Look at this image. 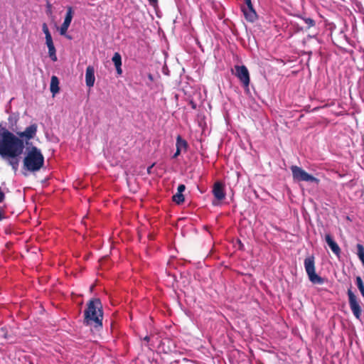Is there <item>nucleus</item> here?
Returning a JSON list of instances; mask_svg holds the SVG:
<instances>
[{
  "instance_id": "33",
  "label": "nucleus",
  "mask_w": 364,
  "mask_h": 364,
  "mask_svg": "<svg viewBox=\"0 0 364 364\" xmlns=\"http://www.w3.org/2000/svg\"><path fill=\"white\" fill-rule=\"evenodd\" d=\"M149 78L151 80H153V77H152L151 74H149Z\"/></svg>"
},
{
  "instance_id": "31",
  "label": "nucleus",
  "mask_w": 364,
  "mask_h": 364,
  "mask_svg": "<svg viewBox=\"0 0 364 364\" xmlns=\"http://www.w3.org/2000/svg\"><path fill=\"white\" fill-rule=\"evenodd\" d=\"M143 339H144V341L148 342L150 340V337L149 336H146Z\"/></svg>"
},
{
  "instance_id": "26",
  "label": "nucleus",
  "mask_w": 364,
  "mask_h": 364,
  "mask_svg": "<svg viewBox=\"0 0 364 364\" xmlns=\"http://www.w3.org/2000/svg\"><path fill=\"white\" fill-rule=\"evenodd\" d=\"M244 1H245V4H246L245 7L253 6L251 0H244Z\"/></svg>"
},
{
  "instance_id": "19",
  "label": "nucleus",
  "mask_w": 364,
  "mask_h": 364,
  "mask_svg": "<svg viewBox=\"0 0 364 364\" xmlns=\"http://www.w3.org/2000/svg\"><path fill=\"white\" fill-rule=\"evenodd\" d=\"M42 30L46 36V43L53 41L51 34L49 31L48 26L46 23H43L42 25Z\"/></svg>"
},
{
  "instance_id": "32",
  "label": "nucleus",
  "mask_w": 364,
  "mask_h": 364,
  "mask_svg": "<svg viewBox=\"0 0 364 364\" xmlns=\"http://www.w3.org/2000/svg\"><path fill=\"white\" fill-rule=\"evenodd\" d=\"M47 6H48V9L50 10L51 4L50 3H48Z\"/></svg>"
},
{
  "instance_id": "28",
  "label": "nucleus",
  "mask_w": 364,
  "mask_h": 364,
  "mask_svg": "<svg viewBox=\"0 0 364 364\" xmlns=\"http://www.w3.org/2000/svg\"><path fill=\"white\" fill-rule=\"evenodd\" d=\"M149 4L152 6H156L158 4V0H148Z\"/></svg>"
},
{
  "instance_id": "27",
  "label": "nucleus",
  "mask_w": 364,
  "mask_h": 364,
  "mask_svg": "<svg viewBox=\"0 0 364 364\" xmlns=\"http://www.w3.org/2000/svg\"><path fill=\"white\" fill-rule=\"evenodd\" d=\"M121 66L122 65H119V66H116V70H117V73L118 75H121L122 73V68H121Z\"/></svg>"
},
{
  "instance_id": "1",
  "label": "nucleus",
  "mask_w": 364,
  "mask_h": 364,
  "mask_svg": "<svg viewBox=\"0 0 364 364\" xmlns=\"http://www.w3.org/2000/svg\"><path fill=\"white\" fill-rule=\"evenodd\" d=\"M24 149L23 139L15 136L4 127H0V156L8 158L9 164L14 171L18 168L19 156Z\"/></svg>"
},
{
  "instance_id": "3",
  "label": "nucleus",
  "mask_w": 364,
  "mask_h": 364,
  "mask_svg": "<svg viewBox=\"0 0 364 364\" xmlns=\"http://www.w3.org/2000/svg\"><path fill=\"white\" fill-rule=\"evenodd\" d=\"M44 165V156L41 150L32 146L23 159L25 169L31 172L39 171Z\"/></svg>"
},
{
  "instance_id": "5",
  "label": "nucleus",
  "mask_w": 364,
  "mask_h": 364,
  "mask_svg": "<svg viewBox=\"0 0 364 364\" xmlns=\"http://www.w3.org/2000/svg\"><path fill=\"white\" fill-rule=\"evenodd\" d=\"M291 171L292 173V177L294 181L296 182H311L318 184L320 180L314 176L308 173L306 171H304L302 168L298 166H291Z\"/></svg>"
},
{
  "instance_id": "34",
  "label": "nucleus",
  "mask_w": 364,
  "mask_h": 364,
  "mask_svg": "<svg viewBox=\"0 0 364 364\" xmlns=\"http://www.w3.org/2000/svg\"><path fill=\"white\" fill-rule=\"evenodd\" d=\"M216 204H217V203H216L215 202H214V201L213 202V205H215Z\"/></svg>"
},
{
  "instance_id": "7",
  "label": "nucleus",
  "mask_w": 364,
  "mask_h": 364,
  "mask_svg": "<svg viewBox=\"0 0 364 364\" xmlns=\"http://www.w3.org/2000/svg\"><path fill=\"white\" fill-rule=\"evenodd\" d=\"M235 75L239 79L245 88L250 85V73L245 65H235Z\"/></svg>"
},
{
  "instance_id": "22",
  "label": "nucleus",
  "mask_w": 364,
  "mask_h": 364,
  "mask_svg": "<svg viewBox=\"0 0 364 364\" xmlns=\"http://www.w3.org/2000/svg\"><path fill=\"white\" fill-rule=\"evenodd\" d=\"M301 19L306 24V28L309 29L315 26V21L311 18L303 17Z\"/></svg>"
},
{
  "instance_id": "8",
  "label": "nucleus",
  "mask_w": 364,
  "mask_h": 364,
  "mask_svg": "<svg viewBox=\"0 0 364 364\" xmlns=\"http://www.w3.org/2000/svg\"><path fill=\"white\" fill-rule=\"evenodd\" d=\"M36 132L37 125L36 124H33L26 127L23 132H17V134L20 138L25 139L26 140H30L35 136Z\"/></svg>"
},
{
  "instance_id": "23",
  "label": "nucleus",
  "mask_w": 364,
  "mask_h": 364,
  "mask_svg": "<svg viewBox=\"0 0 364 364\" xmlns=\"http://www.w3.org/2000/svg\"><path fill=\"white\" fill-rule=\"evenodd\" d=\"M69 26H68V25H67V26H66V25L65 26V24H63H63L60 26V35H62V36L65 35V34H66V33H67V31H68V28H69Z\"/></svg>"
},
{
  "instance_id": "6",
  "label": "nucleus",
  "mask_w": 364,
  "mask_h": 364,
  "mask_svg": "<svg viewBox=\"0 0 364 364\" xmlns=\"http://www.w3.org/2000/svg\"><path fill=\"white\" fill-rule=\"evenodd\" d=\"M347 294L348 296V303L350 308L354 315V316L360 320L362 315V309L358 301L357 296L350 289H348Z\"/></svg>"
},
{
  "instance_id": "29",
  "label": "nucleus",
  "mask_w": 364,
  "mask_h": 364,
  "mask_svg": "<svg viewBox=\"0 0 364 364\" xmlns=\"http://www.w3.org/2000/svg\"><path fill=\"white\" fill-rule=\"evenodd\" d=\"M181 151L176 148V151L175 154H173V157L176 158L178 156H179L181 154Z\"/></svg>"
},
{
  "instance_id": "10",
  "label": "nucleus",
  "mask_w": 364,
  "mask_h": 364,
  "mask_svg": "<svg viewBox=\"0 0 364 364\" xmlns=\"http://www.w3.org/2000/svg\"><path fill=\"white\" fill-rule=\"evenodd\" d=\"M325 240L332 252L336 255L338 258L341 256V250L337 242L333 239L332 236L330 234H326L325 235Z\"/></svg>"
},
{
  "instance_id": "17",
  "label": "nucleus",
  "mask_w": 364,
  "mask_h": 364,
  "mask_svg": "<svg viewBox=\"0 0 364 364\" xmlns=\"http://www.w3.org/2000/svg\"><path fill=\"white\" fill-rule=\"evenodd\" d=\"M357 255L364 266V247L361 244H357Z\"/></svg>"
},
{
  "instance_id": "20",
  "label": "nucleus",
  "mask_w": 364,
  "mask_h": 364,
  "mask_svg": "<svg viewBox=\"0 0 364 364\" xmlns=\"http://www.w3.org/2000/svg\"><path fill=\"white\" fill-rule=\"evenodd\" d=\"M173 201H174L176 204L180 205L184 202L185 198L183 193H176L172 197Z\"/></svg>"
},
{
  "instance_id": "11",
  "label": "nucleus",
  "mask_w": 364,
  "mask_h": 364,
  "mask_svg": "<svg viewBox=\"0 0 364 364\" xmlns=\"http://www.w3.org/2000/svg\"><path fill=\"white\" fill-rule=\"evenodd\" d=\"M242 11L245 19L249 22H254L257 19V14L253 6L242 7Z\"/></svg>"
},
{
  "instance_id": "21",
  "label": "nucleus",
  "mask_w": 364,
  "mask_h": 364,
  "mask_svg": "<svg viewBox=\"0 0 364 364\" xmlns=\"http://www.w3.org/2000/svg\"><path fill=\"white\" fill-rule=\"evenodd\" d=\"M114 66L122 65V57L119 53H115L112 58Z\"/></svg>"
},
{
  "instance_id": "24",
  "label": "nucleus",
  "mask_w": 364,
  "mask_h": 364,
  "mask_svg": "<svg viewBox=\"0 0 364 364\" xmlns=\"http://www.w3.org/2000/svg\"><path fill=\"white\" fill-rule=\"evenodd\" d=\"M6 198V194L0 187V203L4 202Z\"/></svg>"
},
{
  "instance_id": "4",
  "label": "nucleus",
  "mask_w": 364,
  "mask_h": 364,
  "mask_svg": "<svg viewBox=\"0 0 364 364\" xmlns=\"http://www.w3.org/2000/svg\"><path fill=\"white\" fill-rule=\"evenodd\" d=\"M304 267L309 280L313 284H322L323 283V279L316 273L315 258L313 255L309 256L304 259Z\"/></svg>"
},
{
  "instance_id": "30",
  "label": "nucleus",
  "mask_w": 364,
  "mask_h": 364,
  "mask_svg": "<svg viewBox=\"0 0 364 364\" xmlns=\"http://www.w3.org/2000/svg\"><path fill=\"white\" fill-rule=\"evenodd\" d=\"M155 164H152L151 166H149L148 168H147V173L149 174H151V169L153 168V167L154 166Z\"/></svg>"
},
{
  "instance_id": "9",
  "label": "nucleus",
  "mask_w": 364,
  "mask_h": 364,
  "mask_svg": "<svg viewBox=\"0 0 364 364\" xmlns=\"http://www.w3.org/2000/svg\"><path fill=\"white\" fill-rule=\"evenodd\" d=\"M212 192L218 201H220L225 198L224 186L221 182L217 181L214 183Z\"/></svg>"
},
{
  "instance_id": "18",
  "label": "nucleus",
  "mask_w": 364,
  "mask_h": 364,
  "mask_svg": "<svg viewBox=\"0 0 364 364\" xmlns=\"http://www.w3.org/2000/svg\"><path fill=\"white\" fill-rule=\"evenodd\" d=\"M355 282L362 296L364 298V283L362 278L360 276L356 277Z\"/></svg>"
},
{
  "instance_id": "16",
  "label": "nucleus",
  "mask_w": 364,
  "mask_h": 364,
  "mask_svg": "<svg viewBox=\"0 0 364 364\" xmlns=\"http://www.w3.org/2000/svg\"><path fill=\"white\" fill-rule=\"evenodd\" d=\"M73 17V9L71 6H68L66 15H65V19H64V21L63 23L65 24V25L70 26V23L72 21Z\"/></svg>"
},
{
  "instance_id": "14",
  "label": "nucleus",
  "mask_w": 364,
  "mask_h": 364,
  "mask_svg": "<svg viewBox=\"0 0 364 364\" xmlns=\"http://www.w3.org/2000/svg\"><path fill=\"white\" fill-rule=\"evenodd\" d=\"M176 146L178 149L181 150V151H186L188 145L185 139H183L180 135H178L176 137Z\"/></svg>"
},
{
  "instance_id": "15",
  "label": "nucleus",
  "mask_w": 364,
  "mask_h": 364,
  "mask_svg": "<svg viewBox=\"0 0 364 364\" xmlns=\"http://www.w3.org/2000/svg\"><path fill=\"white\" fill-rule=\"evenodd\" d=\"M48 48V54L53 61L57 60L56 50L53 41L46 43Z\"/></svg>"
},
{
  "instance_id": "25",
  "label": "nucleus",
  "mask_w": 364,
  "mask_h": 364,
  "mask_svg": "<svg viewBox=\"0 0 364 364\" xmlns=\"http://www.w3.org/2000/svg\"><path fill=\"white\" fill-rule=\"evenodd\" d=\"M186 189V186L184 184H180L178 186V188H177V191L178 192L177 193H182Z\"/></svg>"
},
{
  "instance_id": "12",
  "label": "nucleus",
  "mask_w": 364,
  "mask_h": 364,
  "mask_svg": "<svg viewBox=\"0 0 364 364\" xmlns=\"http://www.w3.org/2000/svg\"><path fill=\"white\" fill-rule=\"evenodd\" d=\"M95 81V68L93 66L89 65L86 68L85 73V82L86 85L89 87H93Z\"/></svg>"
},
{
  "instance_id": "13",
  "label": "nucleus",
  "mask_w": 364,
  "mask_h": 364,
  "mask_svg": "<svg viewBox=\"0 0 364 364\" xmlns=\"http://www.w3.org/2000/svg\"><path fill=\"white\" fill-rule=\"evenodd\" d=\"M50 90L53 95H55L60 90L58 78L53 75L51 77Z\"/></svg>"
},
{
  "instance_id": "2",
  "label": "nucleus",
  "mask_w": 364,
  "mask_h": 364,
  "mask_svg": "<svg viewBox=\"0 0 364 364\" xmlns=\"http://www.w3.org/2000/svg\"><path fill=\"white\" fill-rule=\"evenodd\" d=\"M102 306L99 299H91L84 311L83 323L99 330L102 327Z\"/></svg>"
}]
</instances>
